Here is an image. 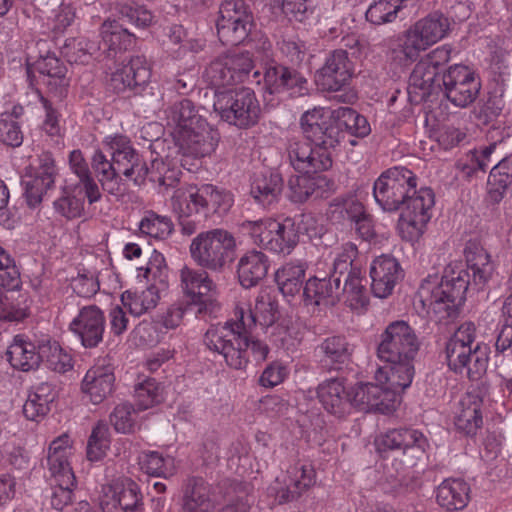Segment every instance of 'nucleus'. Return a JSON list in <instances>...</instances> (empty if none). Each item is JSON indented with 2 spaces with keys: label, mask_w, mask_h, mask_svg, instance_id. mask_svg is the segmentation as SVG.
Here are the masks:
<instances>
[{
  "label": "nucleus",
  "mask_w": 512,
  "mask_h": 512,
  "mask_svg": "<svg viewBox=\"0 0 512 512\" xmlns=\"http://www.w3.org/2000/svg\"><path fill=\"white\" fill-rule=\"evenodd\" d=\"M469 284V272L461 264H451L441 278L436 274L425 278L416 298L431 318L437 322H447L458 315Z\"/></svg>",
  "instance_id": "nucleus-1"
},
{
  "label": "nucleus",
  "mask_w": 512,
  "mask_h": 512,
  "mask_svg": "<svg viewBox=\"0 0 512 512\" xmlns=\"http://www.w3.org/2000/svg\"><path fill=\"white\" fill-rule=\"evenodd\" d=\"M450 30L449 18L443 13L432 12L402 33L385 40L387 60L395 68H406L422 52L446 38Z\"/></svg>",
  "instance_id": "nucleus-2"
},
{
  "label": "nucleus",
  "mask_w": 512,
  "mask_h": 512,
  "mask_svg": "<svg viewBox=\"0 0 512 512\" xmlns=\"http://www.w3.org/2000/svg\"><path fill=\"white\" fill-rule=\"evenodd\" d=\"M166 121L183 156L201 158L215 151L219 134L190 100L183 99L171 106L166 111Z\"/></svg>",
  "instance_id": "nucleus-3"
},
{
  "label": "nucleus",
  "mask_w": 512,
  "mask_h": 512,
  "mask_svg": "<svg viewBox=\"0 0 512 512\" xmlns=\"http://www.w3.org/2000/svg\"><path fill=\"white\" fill-rule=\"evenodd\" d=\"M255 326L253 309L249 303L241 301L235 307L234 319L210 327L204 342L210 350L221 354L229 367L243 369L248 364V333Z\"/></svg>",
  "instance_id": "nucleus-4"
},
{
  "label": "nucleus",
  "mask_w": 512,
  "mask_h": 512,
  "mask_svg": "<svg viewBox=\"0 0 512 512\" xmlns=\"http://www.w3.org/2000/svg\"><path fill=\"white\" fill-rule=\"evenodd\" d=\"M420 342L415 330L404 320H397L387 325L380 336L377 357L383 363L380 368H393L399 373L398 379L408 383V378L415 374L414 359Z\"/></svg>",
  "instance_id": "nucleus-5"
},
{
  "label": "nucleus",
  "mask_w": 512,
  "mask_h": 512,
  "mask_svg": "<svg viewBox=\"0 0 512 512\" xmlns=\"http://www.w3.org/2000/svg\"><path fill=\"white\" fill-rule=\"evenodd\" d=\"M476 326L464 322L446 344L448 366L455 373L467 376L470 380L480 379L486 372L488 357L480 343L475 342Z\"/></svg>",
  "instance_id": "nucleus-6"
},
{
  "label": "nucleus",
  "mask_w": 512,
  "mask_h": 512,
  "mask_svg": "<svg viewBox=\"0 0 512 512\" xmlns=\"http://www.w3.org/2000/svg\"><path fill=\"white\" fill-rule=\"evenodd\" d=\"M236 240L229 231L215 228L200 232L189 246L193 261L200 267L220 272L235 256Z\"/></svg>",
  "instance_id": "nucleus-7"
},
{
  "label": "nucleus",
  "mask_w": 512,
  "mask_h": 512,
  "mask_svg": "<svg viewBox=\"0 0 512 512\" xmlns=\"http://www.w3.org/2000/svg\"><path fill=\"white\" fill-rule=\"evenodd\" d=\"M213 108L223 121L240 128L255 125L261 115L260 103L250 88L216 91Z\"/></svg>",
  "instance_id": "nucleus-8"
},
{
  "label": "nucleus",
  "mask_w": 512,
  "mask_h": 512,
  "mask_svg": "<svg viewBox=\"0 0 512 512\" xmlns=\"http://www.w3.org/2000/svg\"><path fill=\"white\" fill-rule=\"evenodd\" d=\"M244 227L254 243L273 253L288 255L299 241L297 228L291 218L283 221L272 218L247 221Z\"/></svg>",
  "instance_id": "nucleus-9"
},
{
  "label": "nucleus",
  "mask_w": 512,
  "mask_h": 512,
  "mask_svg": "<svg viewBox=\"0 0 512 512\" xmlns=\"http://www.w3.org/2000/svg\"><path fill=\"white\" fill-rule=\"evenodd\" d=\"M415 187L414 173L405 167L395 166L384 171L374 182L373 196L384 211L393 212L402 206Z\"/></svg>",
  "instance_id": "nucleus-10"
},
{
  "label": "nucleus",
  "mask_w": 512,
  "mask_h": 512,
  "mask_svg": "<svg viewBox=\"0 0 512 512\" xmlns=\"http://www.w3.org/2000/svg\"><path fill=\"white\" fill-rule=\"evenodd\" d=\"M411 192L412 195L409 193L402 203L399 228L404 239L416 241L423 235L432 217L435 200L430 188L423 187Z\"/></svg>",
  "instance_id": "nucleus-11"
},
{
  "label": "nucleus",
  "mask_w": 512,
  "mask_h": 512,
  "mask_svg": "<svg viewBox=\"0 0 512 512\" xmlns=\"http://www.w3.org/2000/svg\"><path fill=\"white\" fill-rule=\"evenodd\" d=\"M334 148L317 145L304 138H291L287 145L290 165L301 174H316L332 166Z\"/></svg>",
  "instance_id": "nucleus-12"
},
{
  "label": "nucleus",
  "mask_w": 512,
  "mask_h": 512,
  "mask_svg": "<svg viewBox=\"0 0 512 512\" xmlns=\"http://www.w3.org/2000/svg\"><path fill=\"white\" fill-rule=\"evenodd\" d=\"M300 127L305 139L317 145L336 148L342 139V132L336 124V109L315 107L304 112Z\"/></svg>",
  "instance_id": "nucleus-13"
},
{
  "label": "nucleus",
  "mask_w": 512,
  "mask_h": 512,
  "mask_svg": "<svg viewBox=\"0 0 512 512\" xmlns=\"http://www.w3.org/2000/svg\"><path fill=\"white\" fill-rule=\"evenodd\" d=\"M447 99L456 107L466 108L478 97L481 81L476 72L461 64L450 66L443 75Z\"/></svg>",
  "instance_id": "nucleus-14"
},
{
  "label": "nucleus",
  "mask_w": 512,
  "mask_h": 512,
  "mask_svg": "<svg viewBox=\"0 0 512 512\" xmlns=\"http://www.w3.org/2000/svg\"><path fill=\"white\" fill-rule=\"evenodd\" d=\"M316 482L315 470L309 463L298 461L291 465L285 475L277 477L268 487V496L277 504L297 499Z\"/></svg>",
  "instance_id": "nucleus-15"
},
{
  "label": "nucleus",
  "mask_w": 512,
  "mask_h": 512,
  "mask_svg": "<svg viewBox=\"0 0 512 512\" xmlns=\"http://www.w3.org/2000/svg\"><path fill=\"white\" fill-rule=\"evenodd\" d=\"M103 149L110 153L112 161L123 175L141 185L148 176V167L142 161L136 150L132 147L129 138L122 134H113L104 137Z\"/></svg>",
  "instance_id": "nucleus-16"
},
{
  "label": "nucleus",
  "mask_w": 512,
  "mask_h": 512,
  "mask_svg": "<svg viewBox=\"0 0 512 512\" xmlns=\"http://www.w3.org/2000/svg\"><path fill=\"white\" fill-rule=\"evenodd\" d=\"M253 68L249 52L221 56L212 61L204 72L205 80L220 88L242 81Z\"/></svg>",
  "instance_id": "nucleus-17"
},
{
  "label": "nucleus",
  "mask_w": 512,
  "mask_h": 512,
  "mask_svg": "<svg viewBox=\"0 0 512 512\" xmlns=\"http://www.w3.org/2000/svg\"><path fill=\"white\" fill-rule=\"evenodd\" d=\"M106 327L104 312L96 305H85L77 309V313L68 324L71 332L85 348L97 347L102 341Z\"/></svg>",
  "instance_id": "nucleus-18"
},
{
  "label": "nucleus",
  "mask_w": 512,
  "mask_h": 512,
  "mask_svg": "<svg viewBox=\"0 0 512 512\" xmlns=\"http://www.w3.org/2000/svg\"><path fill=\"white\" fill-rule=\"evenodd\" d=\"M353 75V64L344 50H335L315 74V82L323 91H339Z\"/></svg>",
  "instance_id": "nucleus-19"
},
{
  "label": "nucleus",
  "mask_w": 512,
  "mask_h": 512,
  "mask_svg": "<svg viewBox=\"0 0 512 512\" xmlns=\"http://www.w3.org/2000/svg\"><path fill=\"white\" fill-rule=\"evenodd\" d=\"M371 290L375 297L386 298L404 277L398 260L390 255L376 257L370 265Z\"/></svg>",
  "instance_id": "nucleus-20"
},
{
  "label": "nucleus",
  "mask_w": 512,
  "mask_h": 512,
  "mask_svg": "<svg viewBox=\"0 0 512 512\" xmlns=\"http://www.w3.org/2000/svg\"><path fill=\"white\" fill-rule=\"evenodd\" d=\"M152 68L145 56L130 58L127 64L117 67L110 76L109 85L117 93L146 86L151 79Z\"/></svg>",
  "instance_id": "nucleus-21"
},
{
  "label": "nucleus",
  "mask_w": 512,
  "mask_h": 512,
  "mask_svg": "<svg viewBox=\"0 0 512 512\" xmlns=\"http://www.w3.org/2000/svg\"><path fill=\"white\" fill-rule=\"evenodd\" d=\"M179 282L182 293L196 305H206L217 294V285L204 270L184 266L179 270Z\"/></svg>",
  "instance_id": "nucleus-22"
},
{
  "label": "nucleus",
  "mask_w": 512,
  "mask_h": 512,
  "mask_svg": "<svg viewBox=\"0 0 512 512\" xmlns=\"http://www.w3.org/2000/svg\"><path fill=\"white\" fill-rule=\"evenodd\" d=\"M399 373L393 371V368H378L375 372L376 385L381 387V392L377 395L376 411L381 413H390L394 411L401 403V393L410 387L414 375L408 378V383L398 379Z\"/></svg>",
  "instance_id": "nucleus-23"
},
{
  "label": "nucleus",
  "mask_w": 512,
  "mask_h": 512,
  "mask_svg": "<svg viewBox=\"0 0 512 512\" xmlns=\"http://www.w3.org/2000/svg\"><path fill=\"white\" fill-rule=\"evenodd\" d=\"M483 398L474 392L464 394L454 411V426L459 433L473 437L483 425Z\"/></svg>",
  "instance_id": "nucleus-24"
},
{
  "label": "nucleus",
  "mask_w": 512,
  "mask_h": 512,
  "mask_svg": "<svg viewBox=\"0 0 512 512\" xmlns=\"http://www.w3.org/2000/svg\"><path fill=\"white\" fill-rule=\"evenodd\" d=\"M339 288L340 277H311L303 287V304L312 312L317 308L333 305L338 299Z\"/></svg>",
  "instance_id": "nucleus-25"
},
{
  "label": "nucleus",
  "mask_w": 512,
  "mask_h": 512,
  "mask_svg": "<svg viewBox=\"0 0 512 512\" xmlns=\"http://www.w3.org/2000/svg\"><path fill=\"white\" fill-rule=\"evenodd\" d=\"M187 311V305L184 303H174L165 311L160 313L153 323L143 322L138 325L135 332L145 344L154 345L161 340L157 330H174L183 323Z\"/></svg>",
  "instance_id": "nucleus-26"
},
{
  "label": "nucleus",
  "mask_w": 512,
  "mask_h": 512,
  "mask_svg": "<svg viewBox=\"0 0 512 512\" xmlns=\"http://www.w3.org/2000/svg\"><path fill=\"white\" fill-rule=\"evenodd\" d=\"M55 175L56 167L52 156L41 155L35 175L23 181L26 201L30 207H36L41 203L43 195L53 186Z\"/></svg>",
  "instance_id": "nucleus-27"
},
{
  "label": "nucleus",
  "mask_w": 512,
  "mask_h": 512,
  "mask_svg": "<svg viewBox=\"0 0 512 512\" xmlns=\"http://www.w3.org/2000/svg\"><path fill=\"white\" fill-rule=\"evenodd\" d=\"M114 382L111 366L97 363L85 373L81 391L93 404H99L111 394Z\"/></svg>",
  "instance_id": "nucleus-28"
},
{
  "label": "nucleus",
  "mask_w": 512,
  "mask_h": 512,
  "mask_svg": "<svg viewBox=\"0 0 512 512\" xmlns=\"http://www.w3.org/2000/svg\"><path fill=\"white\" fill-rule=\"evenodd\" d=\"M171 209L178 218H189L196 214H207V202L204 200L203 187L183 185L173 188Z\"/></svg>",
  "instance_id": "nucleus-29"
},
{
  "label": "nucleus",
  "mask_w": 512,
  "mask_h": 512,
  "mask_svg": "<svg viewBox=\"0 0 512 512\" xmlns=\"http://www.w3.org/2000/svg\"><path fill=\"white\" fill-rule=\"evenodd\" d=\"M46 345H36L24 335H16L7 350L8 361L15 369L29 371L44 358Z\"/></svg>",
  "instance_id": "nucleus-30"
},
{
  "label": "nucleus",
  "mask_w": 512,
  "mask_h": 512,
  "mask_svg": "<svg viewBox=\"0 0 512 512\" xmlns=\"http://www.w3.org/2000/svg\"><path fill=\"white\" fill-rule=\"evenodd\" d=\"M265 89L270 94L290 91L291 95H304L307 81L295 71L281 65L269 66L264 74Z\"/></svg>",
  "instance_id": "nucleus-31"
},
{
  "label": "nucleus",
  "mask_w": 512,
  "mask_h": 512,
  "mask_svg": "<svg viewBox=\"0 0 512 512\" xmlns=\"http://www.w3.org/2000/svg\"><path fill=\"white\" fill-rule=\"evenodd\" d=\"M435 498L446 512L461 511L470 501V486L461 478H447L436 488Z\"/></svg>",
  "instance_id": "nucleus-32"
},
{
  "label": "nucleus",
  "mask_w": 512,
  "mask_h": 512,
  "mask_svg": "<svg viewBox=\"0 0 512 512\" xmlns=\"http://www.w3.org/2000/svg\"><path fill=\"white\" fill-rule=\"evenodd\" d=\"M72 455V441L68 434L64 433L54 439L48 449L47 464L52 477H61L65 484L71 483L74 473L69 463Z\"/></svg>",
  "instance_id": "nucleus-33"
},
{
  "label": "nucleus",
  "mask_w": 512,
  "mask_h": 512,
  "mask_svg": "<svg viewBox=\"0 0 512 512\" xmlns=\"http://www.w3.org/2000/svg\"><path fill=\"white\" fill-rule=\"evenodd\" d=\"M30 304L26 293L18 287L1 286L0 322L20 323L28 318Z\"/></svg>",
  "instance_id": "nucleus-34"
},
{
  "label": "nucleus",
  "mask_w": 512,
  "mask_h": 512,
  "mask_svg": "<svg viewBox=\"0 0 512 512\" xmlns=\"http://www.w3.org/2000/svg\"><path fill=\"white\" fill-rule=\"evenodd\" d=\"M215 507L210 485L202 478L189 479L183 492L182 512H213Z\"/></svg>",
  "instance_id": "nucleus-35"
},
{
  "label": "nucleus",
  "mask_w": 512,
  "mask_h": 512,
  "mask_svg": "<svg viewBox=\"0 0 512 512\" xmlns=\"http://www.w3.org/2000/svg\"><path fill=\"white\" fill-rule=\"evenodd\" d=\"M318 398L323 407L338 417L348 413L351 408L350 394L341 379H329L318 387Z\"/></svg>",
  "instance_id": "nucleus-36"
},
{
  "label": "nucleus",
  "mask_w": 512,
  "mask_h": 512,
  "mask_svg": "<svg viewBox=\"0 0 512 512\" xmlns=\"http://www.w3.org/2000/svg\"><path fill=\"white\" fill-rule=\"evenodd\" d=\"M282 188L281 175L275 171H265L255 174L250 193L259 205L269 207L278 201Z\"/></svg>",
  "instance_id": "nucleus-37"
},
{
  "label": "nucleus",
  "mask_w": 512,
  "mask_h": 512,
  "mask_svg": "<svg viewBox=\"0 0 512 512\" xmlns=\"http://www.w3.org/2000/svg\"><path fill=\"white\" fill-rule=\"evenodd\" d=\"M269 269L268 257L261 251H249L244 254L237 265L240 284L245 288L257 285Z\"/></svg>",
  "instance_id": "nucleus-38"
},
{
  "label": "nucleus",
  "mask_w": 512,
  "mask_h": 512,
  "mask_svg": "<svg viewBox=\"0 0 512 512\" xmlns=\"http://www.w3.org/2000/svg\"><path fill=\"white\" fill-rule=\"evenodd\" d=\"M91 166L96 174L102 188L112 195L120 192L122 178L119 174L116 164L107 158L103 150L95 149L91 156Z\"/></svg>",
  "instance_id": "nucleus-39"
},
{
  "label": "nucleus",
  "mask_w": 512,
  "mask_h": 512,
  "mask_svg": "<svg viewBox=\"0 0 512 512\" xmlns=\"http://www.w3.org/2000/svg\"><path fill=\"white\" fill-rule=\"evenodd\" d=\"M69 168L78 178V185L82 188L89 204L98 202L101 199V192L97 182L92 177L88 163L79 149H75L69 154Z\"/></svg>",
  "instance_id": "nucleus-40"
},
{
  "label": "nucleus",
  "mask_w": 512,
  "mask_h": 512,
  "mask_svg": "<svg viewBox=\"0 0 512 512\" xmlns=\"http://www.w3.org/2000/svg\"><path fill=\"white\" fill-rule=\"evenodd\" d=\"M343 299L347 306L357 312L365 310L369 304L366 279L358 268H352L344 277Z\"/></svg>",
  "instance_id": "nucleus-41"
},
{
  "label": "nucleus",
  "mask_w": 512,
  "mask_h": 512,
  "mask_svg": "<svg viewBox=\"0 0 512 512\" xmlns=\"http://www.w3.org/2000/svg\"><path fill=\"white\" fill-rule=\"evenodd\" d=\"M306 264L302 261L289 262L279 268L275 278L283 296L294 298L302 287Z\"/></svg>",
  "instance_id": "nucleus-42"
},
{
  "label": "nucleus",
  "mask_w": 512,
  "mask_h": 512,
  "mask_svg": "<svg viewBox=\"0 0 512 512\" xmlns=\"http://www.w3.org/2000/svg\"><path fill=\"white\" fill-rule=\"evenodd\" d=\"M327 184L328 180L325 176L311 177L310 174L292 176L288 181L289 197L293 202H303L312 195L320 197L322 193L319 190Z\"/></svg>",
  "instance_id": "nucleus-43"
},
{
  "label": "nucleus",
  "mask_w": 512,
  "mask_h": 512,
  "mask_svg": "<svg viewBox=\"0 0 512 512\" xmlns=\"http://www.w3.org/2000/svg\"><path fill=\"white\" fill-rule=\"evenodd\" d=\"M512 183V158L500 160L490 171L487 182V193L490 199L498 203L504 197L508 186Z\"/></svg>",
  "instance_id": "nucleus-44"
},
{
  "label": "nucleus",
  "mask_w": 512,
  "mask_h": 512,
  "mask_svg": "<svg viewBox=\"0 0 512 512\" xmlns=\"http://www.w3.org/2000/svg\"><path fill=\"white\" fill-rule=\"evenodd\" d=\"M34 70L39 72L42 82L51 89L57 90L66 86V68L57 57L47 55L39 58L34 63Z\"/></svg>",
  "instance_id": "nucleus-45"
},
{
  "label": "nucleus",
  "mask_w": 512,
  "mask_h": 512,
  "mask_svg": "<svg viewBox=\"0 0 512 512\" xmlns=\"http://www.w3.org/2000/svg\"><path fill=\"white\" fill-rule=\"evenodd\" d=\"M159 300L154 287L143 290H127L121 295V302L134 316H141L150 309H153Z\"/></svg>",
  "instance_id": "nucleus-46"
},
{
  "label": "nucleus",
  "mask_w": 512,
  "mask_h": 512,
  "mask_svg": "<svg viewBox=\"0 0 512 512\" xmlns=\"http://www.w3.org/2000/svg\"><path fill=\"white\" fill-rule=\"evenodd\" d=\"M101 36L110 53L127 50L135 41L134 35L123 28L116 20H106L102 24Z\"/></svg>",
  "instance_id": "nucleus-47"
},
{
  "label": "nucleus",
  "mask_w": 512,
  "mask_h": 512,
  "mask_svg": "<svg viewBox=\"0 0 512 512\" xmlns=\"http://www.w3.org/2000/svg\"><path fill=\"white\" fill-rule=\"evenodd\" d=\"M495 149L496 144H490L479 150H471L458 160L456 167L463 177L471 178L477 171H485L487 169Z\"/></svg>",
  "instance_id": "nucleus-48"
},
{
  "label": "nucleus",
  "mask_w": 512,
  "mask_h": 512,
  "mask_svg": "<svg viewBox=\"0 0 512 512\" xmlns=\"http://www.w3.org/2000/svg\"><path fill=\"white\" fill-rule=\"evenodd\" d=\"M466 257L472 272V282L478 289H482L492 278L494 271L490 255L483 248H476L475 252H468Z\"/></svg>",
  "instance_id": "nucleus-49"
},
{
  "label": "nucleus",
  "mask_w": 512,
  "mask_h": 512,
  "mask_svg": "<svg viewBox=\"0 0 512 512\" xmlns=\"http://www.w3.org/2000/svg\"><path fill=\"white\" fill-rule=\"evenodd\" d=\"M252 25V14L243 16L240 19L217 23L218 37L224 44L236 45L248 36Z\"/></svg>",
  "instance_id": "nucleus-50"
},
{
  "label": "nucleus",
  "mask_w": 512,
  "mask_h": 512,
  "mask_svg": "<svg viewBox=\"0 0 512 512\" xmlns=\"http://www.w3.org/2000/svg\"><path fill=\"white\" fill-rule=\"evenodd\" d=\"M336 124L339 125L342 133L345 129L349 134L360 138L366 137L371 132L367 119L350 107L336 109Z\"/></svg>",
  "instance_id": "nucleus-51"
},
{
  "label": "nucleus",
  "mask_w": 512,
  "mask_h": 512,
  "mask_svg": "<svg viewBox=\"0 0 512 512\" xmlns=\"http://www.w3.org/2000/svg\"><path fill=\"white\" fill-rule=\"evenodd\" d=\"M118 507L124 512H141L143 509L142 496L139 486L130 478H118Z\"/></svg>",
  "instance_id": "nucleus-52"
},
{
  "label": "nucleus",
  "mask_w": 512,
  "mask_h": 512,
  "mask_svg": "<svg viewBox=\"0 0 512 512\" xmlns=\"http://www.w3.org/2000/svg\"><path fill=\"white\" fill-rule=\"evenodd\" d=\"M139 464L145 473L152 476L168 478L175 473L174 459L156 451L143 453Z\"/></svg>",
  "instance_id": "nucleus-53"
},
{
  "label": "nucleus",
  "mask_w": 512,
  "mask_h": 512,
  "mask_svg": "<svg viewBox=\"0 0 512 512\" xmlns=\"http://www.w3.org/2000/svg\"><path fill=\"white\" fill-rule=\"evenodd\" d=\"M173 228V223L168 216L159 215L153 211L146 212L139 223L142 234L160 240L166 239Z\"/></svg>",
  "instance_id": "nucleus-54"
},
{
  "label": "nucleus",
  "mask_w": 512,
  "mask_h": 512,
  "mask_svg": "<svg viewBox=\"0 0 512 512\" xmlns=\"http://www.w3.org/2000/svg\"><path fill=\"white\" fill-rule=\"evenodd\" d=\"M150 179L158 182L163 187V193L169 188H175V184L179 181L181 174L176 164L173 162H166L162 158H155L151 162V169H148Z\"/></svg>",
  "instance_id": "nucleus-55"
},
{
  "label": "nucleus",
  "mask_w": 512,
  "mask_h": 512,
  "mask_svg": "<svg viewBox=\"0 0 512 512\" xmlns=\"http://www.w3.org/2000/svg\"><path fill=\"white\" fill-rule=\"evenodd\" d=\"M22 108L14 107L12 113L0 114V141L11 147H18L23 142V133L16 120Z\"/></svg>",
  "instance_id": "nucleus-56"
},
{
  "label": "nucleus",
  "mask_w": 512,
  "mask_h": 512,
  "mask_svg": "<svg viewBox=\"0 0 512 512\" xmlns=\"http://www.w3.org/2000/svg\"><path fill=\"white\" fill-rule=\"evenodd\" d=\"M437 74L438 71L431 65V62H427L422 57L410 74L409 85L414 89L422 91L423 95H427L431 92Z\"/></svg>",
  "instance_id": "nucleus-57"
},
{
  "label": "nucleus",
  "mask_w": 512,
  "mask_h": 512,
  "mask_svg": "<svg viewBox=\"0 0 512 512\" xmlns=\"http://www.w3.org/2000/svg\"><path fill=\"white\" fill-rule=\"evenodd\" d=\"M400 0H378L370 5L366 19L375 25H382L396 20L401 10Z\"/></svg>",
  "instance_id": "nucleus-58"
},
{
  "label": "nucleus",
  "mask_w": 512,
  "mask_h": 512,
  "mask_svg": "<svg viewBox=\"0 0 512 512\" xmlns=\"http://www.w3.org/2000/svg\"><path fill=\"white\" fill-rule=\"evenodd\" d=\"M134 398L139 409L145 410L162 401V389L155 379L146 378L136 384Z\"/></svg>",
  "instance_id": "nucleus-59"
},
{
  "label": "nucleus",
  "mask_w": 512,
  "mask_h": 512,
  "mask_svg": "<svg viewBox=\"0 0 512 512\" xmlns=\"http://www.w3.org/2000/svg\"><path fill=\"white\" fill-rule=\"evenodd\" d=\"M381 392L379 385L367 383L353 387L350 391L351 406L361 410H376L377 395Z\"/></svg>",
  "instance_id": "nucleus-60"
},
{
  "label": "nucleus",
  "mask_w": 512,
  "mask_h": 512,
  "mask_svg": "<svg viewBox=\"0 0 512 512\" xmlns=\"http://www.w3.org/2000/svg\"><path fill=\"white\" fill-rule=\"evenodd\" d=\"M324 353V361L331 364H343L350 357V348L346 339L341 336H333L325 339L321 346Z\"/></svg>",
  "instance_id": "nucleus-61"
},
{
  "label": "nucleus",
  "mask_w": 512,
  "mask_h": 512,
  "mask_svg": "<svg viewBox=\"0 0 512 512\" xmlns=\"http://www.w3.org/2000/svg\"><path fill=\"white\" fill-rule=\"evenodd\" d=\"M110 446L109 432L105 424H97L88 439L87 457L90 461H99Z\"/></svg>",
  "instance_id": "nucleus-62"
},
{
  "label": "nucleus",
  "mask_w": 512,
  "mask_h": 512,
  "mask_svg": "<svg viewBox=\"0 0 512 512\" xmlns=\"http://www.w3.org/2000/svg\"><path fill=\"white\" fill-rule=\"evenodd\" d=\"M70 286L80 297L93 296L100 289L97 271L85 268L79 270L77 275L71 278Z\"/></svg>",
  "instance_id": "nucleus-63"
},
{
  "label": "nucleus",
  "mask_w": 512,
  "mask_h": 512,
  "mask_svg": "<svg viewBox=\"0 0 512 512\" xmlns=\"http://www.w3.org/2000/svg\"><path fill=\"white\" fill-rule=\"evenodd\" d=\"M203 196L207 202V213L210 211L224 213L233 204V196L230 192L220 190L211 184L202 185Z\"/></svg>",
  "instance_id": "nucleus-64"
}]
</instances>
